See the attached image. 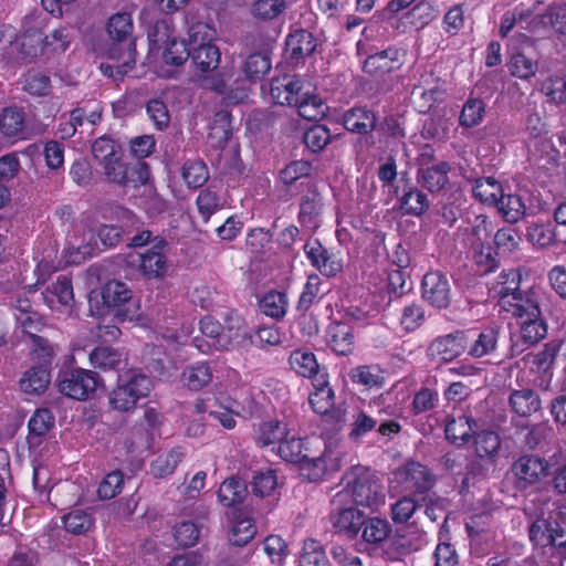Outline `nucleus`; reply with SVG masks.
<instances>
[{
	"label": "nucleus",
	"instance_id": "obj_2",
	"mask_svg": "<svg viewBox=\"0 0 566 566\" xmlns=\"http://www.w3.org/2000/svg\"><path fill=\"white\" fill-rule=\"evenodd\" d=\"M102 384L97 373L84 368L60 370L56 378L59 392L78 401L92 398Z\"/></svg>",
	"mask_w": 566,
	"mask_h": 566
},
{
	"label": "nucleus",
	"instance_id": "obj_45",
	"mask_svg": "<svg viewBox=\"0 0 566 566\" xmlns=\"http://www.w3.org/2000/svg\"><path fill=\"white\" fill-rule=\"evenodd\" d=\"M495 207L509 222H516L525 214V203L520 195L502 193Z\"/></svg>",
	"mask_w": 566,
	"mask_h": 566
},
{
	"label": "nucleus",
	"instance_id": "obj_18",
	"mask_svg": "<svg viewBox=\"0 0 566 566\" xmlns=\"http://www.w3.org/2000/svg\"><path fill=\"white\" fill-rule=\"evenodd\" d=\"M364 514L358 509L349 506L337 509L329 515V521L337 532L355 537L364 524Z\"/></svg>",
	"mask_w": 566,
	"mask_h": 566
},
{
	"label": "nucleus",
	"instance_id": "obj_22",
	"mask_svg": "<svg viewBox=\"0 0 566 566\" xmlns=\"http://www.w3.org/2000/svg\"><path fill=\"white\" fill-rule=\"evenodd\" d=\"M500 327L496 325L484 327L476 337L468 343L467 352L473 358L492 355L497 349Z\"/></svg>",
	"mask_w": 566,
	"mask_h": 566
},
{
	"label": "nucleus",
	"instance_id": "obj_36",
	"mask_svg": "<svg viewBox=\"0 0 566 566\" xmlns=\"http://www.w3.org/2000/svg\"><path fill=\"white\" fill-rule=\"evenodd\" d=\"M118 379L123 385H125L128 392L133 395L136 402L139 399L147 397L153 388L150 377L137 370H129L119 375Z\"/></svg>",
	"mask_w": 566,
	"mask_h": 566
},
{
	"label": "nucleus",
	"instance_id": "obj_51",
	"mask_svg": "<svg viewBox=\"0 0 566 566\" xmlns=\"http://www.w3.org/2000/svg\"><path fill=\"white\" fill-rule=\"evenodd\" d=\"M300 566H331L323 546L315 539H306L300 556Z\"/></svg>",
	"mask_w": 566,
	"mask_h": 566
},
{
	"label": "nucleus",
	"instance_id": "obj_28",
	"mask_svg": "<svg viewBox=\"0 0 566 566\" xmlns=\"http://www.w3.org/2000/svg\"><path fill=\"white\" fill-rule=\"evenodd\" d=\"M512 410L521 417H530L541 409L542 401L536 391L530 388L514 390L510 396Z\"/></svg>",
	"mask_w": 566,
	"mask_h": 566
},
{
	"label": "nucleus",
	"instance_id": "obj_33",
	"mask_svg": "<svg viewBox=\"0 0 566 566\" xmlns=\"http://www.w3.org/2000/svg\"><path fill=\"white\" fill-rule=\"evenodd\" d=\"M474 452L479 458L493 459L501 447V439L497 432L489 429H475L473 433Z\"/></svg>",
	"mask_w": 566,
	"mask_h": 566
},
{
	"label": "nucleus",
	"instance_id": "obj_7",
	"mask_svg": "<svg viewBox=\"0 0 566 566\" xmlns=\"http://www.w3.org/2000/svg\"><path fill=\"white\" fill-rule=\"evenodd\" d=\"M468 343L469 335L463 331L439 336L430 343L428 357L440 363L452 361L465 352Z\"/></svg>",
	"mask_w": 566,
	"mask_h": 566
},
{
	"label": "nucleus",
	"instance_id": "obj_10",
	"mask_svg": "<svg viewBox=\"0 0 566 566\" xmlns=\"http://www.w3.org/2000/svg\"><path fill=\"white\" fill-rule=\"evenodd\" d=\"M168 243L166 240L155 237L150 249L139 256V270L148 279H161L168 270L167 258L164 250Z\"/></svg>",
	"mask_w": 566,
	"mask_h": 566
},
{
	"label": "nucleus",
	"instance_id": "obj_55",
	"mask_svg": "<svg viewBox=\"0 0 566 566\" xmlns=\"http://www.w3.org/2000/svg\"><path fill=\"white\" fill-rule=\"evenodd\" d=\"M321 285L322 280L317 274L308 275L297 302L296 308L298 312H307L311 306L319 300L322 295Z\"/></svg>",
	"mask_w": 566,
	"mask_h": 566
},
{
	"label": "nucleus",
	"instance_id": "obj_13",
	"mask_svg": "<svg viewBox=\"0 0 566 566\" xmlns=\"http://www.w3.org/2000/svg\"><path fill=\"white\" fill-rule=\"evenodd\" d=\"M304 83L297 75L285 74L272 80L270 95L273 102L281 106H294L303 93Z\"/></svg>",
	"mask_w": 566,
	"mask_h": 566
},
{
	"label": "nucleus",
	"instance_id": "obj_57",
	"mask_svg": "<svg viewBox=\"0 0 566 566\" xmlns=\"http://www.w3.org/2000/svg\"><path fill=\"white\" fill-rule=\"evenodd\" d=\"M64 527L73 534H83L93 525L92 515L83 510L76 509L63 517Z\"/></svg>",
	"mask_w": 566,
	"mask_h": 566
},
{
	"label": "nucleus",
	"instance_id": "obj_56",
	"mask_svg": "<svg viewBox=\"0 0 566 566\" xmlns=\"http://www.w3.org/2000/svg\"><path fill=\"white\" fill-rule=\"evenodd\" d=\"M286 295L282 292L271 291L260 302V308L266 316L281 318L286 313Z\"/></svg>",
	"mask_w": 566,
	"mask_h": 566
},
{
	"label": "nucleus",
	"instance_id": "obj_48",
	"mask_svg": "<svg viewBox=\"0 0 566 566\" xmlns=\"http://www.w3.org/2000/svg\"><path fill=\"white\" fill-rule=\"evenodd\" d=\"M521 338L528 345H535L547 335V324L542 317H532L531 319H521Z\"/></svg>",
	"mask_w": 566,
	"mask_h": 566
},
{
	"label": "nucleus",
	"instance_id": "obj_16",
	"mask_svg": "<svg viewBox=\"0 0 566 566\" xmlns=\"http://www.w3.org/2000/svg\"><path fill=\"white\" fill-rule=\"evenodd\" d=\"M135 55L136 49L133 48V43H129L127 50L123 52L117 51L116 46H112L109 49V59L114 60L116 64L102 63L99 69L104 75L115 81H120L135 65Z\"/></svg>",
	"mask_w": 566,
	"mask_h": 566
},
{
	"label": "nucleus",
	"instance_id": "obj_54",
	"mask_svg": "<svg viewBox=\"0 0 566 566\" xmlns=\"http://www.w3.org/2000/svg\"><path fill=\"white\" fill-rule=\"evenodd\" d=\"M485 104L480 98H469L461 111L459 123L463 127L478 126L484 118Z\"/></svg>",
	"mask_w": 566,
	"mask_h": 566
},
{
	"label": "nucleus",
	"instance_id": "obj_12",
	"mask_svg": "<svg viewBox=\"0 0 566 566\" xmlns=\"http://www.w3.org/2000/svg\"><path fill=\"white\" fill-rule=\"evenodd\" d=\"M501 307L520 321L538 317L542 313L539 295L534 290L515 292L507 301H502Z\"/></svg>",
	"mask_w": 566,
	"mask_h": 566
},
{
	"label": "nucleus",
	"instance_id": "obj_38",
	"mask_svg": "<svg viewBox=\"0 0 566 566\" xmlns=\"http://www.w3.org/2000/svg\"><path fill=\"white\" fill-rule=\"evenodd\" d=\"M361 538L374 545H379L387 539L391 533V526L388 521L380 517H364V524L361 525Z\"/></svg>",
	"mask_w": 566,
	"mask_h": 566
},
{
	"label": "nucleus",
	"instance_id": "obj_23",
	"mask_svg": "<svg viewBox=\"0 0 566 566\" xmlns=\"http://www.w3.org/2000/svg\"><path fill=\"white\" fill-rule=\"evenodd\" d=\"M316 39L306 30H296L291 33L285 42L286 53L294 63L311 55L316 49Z\"/></svg>",
	"mask_w": 566,
	"mask_h": 566
},
{
	"label": "nucleus",
	"instance_id": "obj_50",
	"mask_svg": "<svg viewBox=\"0 0 566 566\" xmlns=\"http://www.w3.org/2000/svg\"><path fill=\"white\" fill-rule=\"evenodd\" d=\"M22 88L34 96H46L51 91L50 76L41 71L30 70L23 76Z\"/></svg>",
	"mask_w": 566,
	"mask_h": 566
},
{
	"label": "nucleus",
	"instance_id": "obj_6",
	"mask_svg": "<svg viewBox=\"0 0 566 566\" xmlns=\"http://www.w3.org/2000/svg\"><path fill=\"white\" fill-rule=\"evenodd\" d=\"M511 472L515 486L523 490L545 479L549 474V464L537 455H522L513 462Z\"/></svg>",
	"mask_w": 566,
	"mask_h": 566
},
{
	"label": "nucleus",
	"instance_id": "obj_47",
	"mask_svg": "<svg viewBox=\"0 0 566 566\" xmlns=\"http://www.w3.org/2000/svg\"><path fill=\"white\" fill-rule=\"evenodd\" d=\"M232 133L231 116L228 112H218L210 124L209 138L214 145L222 147L230 139Z\"/></svg>",
	"mask_w": 566,
	"mask_h": 566
},
{
	"label": "nucleus",
	"instance_id": "obj_46",
	"mask_svg": "<svg viewBox=\"0 0 566 566\" xmlns=\"http://www.w3.org/2000/svg\"><path fill=\"white\" fill-rule=\"evenodd\" d=\"M291 367L303 377H317L318 364L313 353L306 350H294L290 356Z\"/></svg>",
	"mask_w": 566,
	"mask_h": 566
},
{
	"label": "nucleus",
	"instance_id": "obj_21",
	"mask_svg": "<svg viewBox=\"0 0 566 566\" xmlns=\"http://www.w3.org/2000/svg\"><path fill=\"white\" fill-rule=\"evenodd\" d=\"M24 128V114L17 106H10L0 113V142L12 143L21 138Z\"/></svg>",
	"mask_w": 566,
	"mask_h": 566
},
{
	"label": "nucleus",
	"instance_id": "obj_39",
	"mask_svg": "<svg viewBox=\"0 0 566 566\" xmlns=\"http://www.w3.org/2000/svg\"><path fill=\"white\" fill-rule=\"evenodd\" d=\"M271 70L269 54L255 52L248 55L241 63V71L249 81L261 80Z\"/></svg>",
	"mask_w": 566,
	"mask_h": 566
},
{
	"label": "nucleus",
	"instance_id": "obj_1",
	"mask_svg": "<svg viewBox=\"0 0 566 566\" xmlns=\"http://www.w3.org/2000/svg\"><path fill=\"white\" fill-rule=\"evenodd\" d=\"M346 494L354 504L377 510L385 504V492L380 476L366 468H355L347 475Z\"/></svg>",
	"mask_w": 566,
	"mask_h": 566
},
{
	"label": "nucleus",
	"instance_id": "obj_24",
	"mask_svg": "<svg viewBox=\"0 0 566 566\" xmlns=\"http://www.w3.org/2000/svg\"><path fill=\"white\" fill-rule=\"evenodd\" d=\"M478 429L476 420L468 415H459L449 419L446 426V437L454 444L467 443Z\"/></svg>",
	"mask_w": 566,
	"mask_h": 566
},
{
	"label": "nucleus",
	"instance_id": "obj_5",
	"mask_svg": "<svg viewBox=\"0 0 566 566\" xmlns=\"http://www.w3.org/2000/svg\"><path fill=\"white\" fill-rule=\"evenodd\" d=\"M392 479L405 492L418 495L429 492L436 483L431 471L416 461H409L397 468L392 472Z\"/></svg>",
	"mask_w": 566,
	"mask_h": 566
},
{
	"label": "nucleus",
	"instance_id": "obj_58",
	"mask_svg": "<svg viewBox=\"0 0 566 566\" xmlns=\"http://www.w3.org/2000/svg\"><path fill=\"white\" fill-rule=\"evenodd\" d=\"M331 140L329 129L324 125H313L303 136V142L313 153L323 150Z\"/></svg>",
	"mask_w": 566,
	"mask_h": 566
},
{
	"label": "nucleus",
	"instance_id": "obj_11",
	"mask_svg": "<svg viewBox=\"0 0 566 566\" xmlns=\"http://www.w3.org/2000/svg\"><path fill=\"white\" fill-rule=\"evenodd\" d=\"M422 297L432 306L446 308L451 303V289L446 275L436 271L427 273L421 284Z\"/></svg>",
	"mask_w": 566,
	"mask_h": 566
},
{
	"label": "nucleus",
	"instance_id": "obj_17",
	"mask_svg": "<svg viewBox=\"0 0 566 566\" xmlns=\"http://www.w3.org/2000/svg\"><path fill=\"white\" fill-rule=\"evenodd\" d=\"M133 29L132 15L127 12H119L109 18L107 32L109 36L117 42L113 45L117 48V51L123 52L127 50L129 43H133V48L135 49Z\"/></svg>",
	"mask_w": 566,
	"mask_h": 566
},
{
	"label": "nucleus",
	"instance_id": "obj_20",
	"mask_svg": "<svg viewBox=\"0 0 566 566\" xmlns=\"http://www.w3.org/2000/svg\"><path fill=\"white\" fill-rule=\"evenodd\" d=\"M200 331L203 336L210 339L209 342H203L198 338L193 339L196 347L201 353H209L212 348L219 350L228 347V340L226 339L222 325L211 316H206L200 321Z\"/></svg>",
	"mask_w": 566,
	"mask_h": 566
},
{
	"label": "nucleus",
	"instance_id": "obj_49",
	"mask_svg": "<svg viewBox=\"0 0 566 566\" xmlns=\"http://www.w3.org/2000/svg\"><path fill=\"white\" fill-rule=\"evenodd\" d=\"M92 154L101 165L122 156L120 145L109 136H101L92 145Z\"/></svg>",
	"mask_w": 566,
	"mask_h": 566
},
{
	"label": "nucleus",
	"instance_id": "obj_43",
	"mask_svg": "<svg viewBox=\"0 0 566 566\" xmlns=\"http://www.w3.org/2000/svg\"><path fill=\"white\" fill-rule=\"evenodd\" d=\"M472 192L481 202L495 206L503 193V189L495 178L486 177L475 180Z\"/></svg>",
	"mask_w": 566,
	"mask_h": 566
},
{
	"label": "nucleus",
	"instance_id": "obj_41",
	"mask_svg": "<svg viewBox=\"0 0 566 566\" xmlns=\"http://www.w3.org/2000/svg\"><path fill=\"white\" fill-rule=\"evenodd\" d=\"M101 296L107 307L120 308L130 301L132 291L123 282L109 281L102 287Z\"/></svg>",
	"mask_w": 566,
	"mask_h": 566
},
{
	"label": "nucleus",
	"instance_id": "obj_61",
	"mask_svg": "<svg viewBox=\"0 0 566 566\" xmlns=\"http://www.w3.org/2000/svg\"><path fill=\"white\" fill-rule=\"evenodd\" d=\"M388 292L400 297L412 290L409 274L401 269H391L388 272Z\"/></svg>",
	"mask_w": 566,
	"mask_h": 566
},
{
	"label": "nucleus",
	"instance_id": "obj_19",
	"mask_svg": "<svg viewBox=\"0 0 566 566\" xmlns=\"http://www.w3.org/2000/svg\"><path fill=\"white\" fill-rule=\"evenodd\" d=\"M399 65V50L388 48L369 55L364 62V71L371 76L380 77L395 71Z\"/></svg>",
	"mask_w": 566,
	"mask_h": 566
},
{
	"label": "nucleus",
	"instance_id": "obj_15",
	"mask_svg": "<svg viewBox=\"0 0 566 566\" xmlns=\"http://www.w3.org/2000/svg\"><path fill=\"white\" fill-rule=\"evenodd\" d=\"M51 382L50 368L45 364L31 366L23 371L19 379V388L22 392L40 396L48 389Z\"/></svg>",
	"mask_w": 566,
	"mask_h": 566
},
{
	"label": "nucleus",
	"instance_id": "obj_35",
	"mask_svg": "<svg viewBox=\"0 0 566 566\" xmlns=\"http://www.w3.org/2000/svg\"><path fill=\"white\" fill-rule=\"evenodd\" d=\"M212 380V369L206 364H196L187 367L181 374L182 384L190 390L198 391Z\"/></svg>",
	"mask_w": 566,
	"mask_h": 566
},
{
	"label": "nucleus",
	"instance_id": "obj_9",
	"mask_svg": "<svg viewBox=\"0 0 566 566\" xmlns=\"http://www.w3.org/2000/svg\"><path fill=\"white\" fill-rule=\"evenodd\" d=\"M511 12L515 15L516 22L531 32L548 25L555 27L559 23V18L566 17V8L562 6L548 7L544 13H534L533 10L524 8H515Z\"/></svg>",
	"mask_w": 566,
	"mask_h": 566
},
{
	"label": "nucleus",
	"instance_id": "obj_42",
	"mask_svg": "<svg viewBox=\"0 0 566 566\" xmlns=\"http://www.w3.org/2000/svg\"><path fill=\"white\" fill-rule=\"evenodd\" d=\"M186 452L181 447H175L166 454L159 455L151 463V473L155 478H165L176 470L177 465L185 458Z\"/></svg>",
	"mask_w": 566,
	"mask_h": 566
},
{
	"label": "nucleus",
	"instance_id": "obj_60",
	"mask_svg": "<svg viewBox=\"0 0 566 566\" xmlns=\"http://www.w3.org/2000/svg\"><path fill=\"white\" fill-rule=\"evenodd\" d=\"M419 503L410 495H405L391 504V520L396 524L408 522L415 514Z\"/></svg>",
	"mask_w": 566,
	"mask_h": 566
},
{
	"label": "nucleus",
	"instance_id": "obj_8",
	"mask_svg": "<svg viewBox=\"0 0 566 566\" xmlns=\"http://www.w3.org/2000/svg\"><path fill=\"white\" fill-rule=\"evenodd\" d=\"M304 252L312 266L326 277H334L343 270V261L318 240L306 242Z\"/></svg>",
	"mask_w": 566,
	"mask_h": 566
},
{
	"label": "nucleus",
	"instance_id": "obj_52",
	"mask_svg": "<svg viewBox=\"0 0 566 566\" xmlns=\"http://www.w3.org/2000/svg\"><path fill=\"white\" fill-rule=\"evenodd\" d=\"M287 436L286 424L279 420L265 421L260 426L258 443L262 447L279 443Z\"/></svg>",
	"mask_w": 566,
	"mask_h": 566
},
{
	"label": "nucleus",
	"instance_id": "obj_53",
	"mask_svg": "<svg viewBox=\"0 0 566 566\" xmlns=\"http://www.w3.org/2000/svg\"><path fill=\"white\" fill-rule=\"evenodd\" d=\"M429 206L427 195L418 188L410 187L409 190L402 195L401 208L408 214L421 216L428 210Z\"/></svg>",
	"mask_w": 566,
	"mask_h": 566
},
{
	"label": "nucleus",
	"instance_id": "obj_4",
	"mask_svg": "<svg viewBox=\"0 0 566 566\" xmlns=\"http://www.w3.org/2000/svg\"><path fill=\"white\" fill-rule=\"evenodd\" d=\"M213 30L199 22L190 27L188 35L191 42V60L202 72L217 69L220 63V51L211 43Z\"/></svg>",
	"mask_w": 566,
	"mask_h": 566
},
{
	"label": "nucleus",
	"instance_id": "obj_3",
	"mask_svg": "<svg viewBox=\"0 0 566 566\" xmlns=\"http://www.w3.org/2000/svg\"><path fill=\"white\" fill-rule=\"evenodd\" d=\"M308 442L295 437L284 439L279 444L280 457L292 463L301 464L303 470L308 471L311 480L321 479L327 470L326 459L319 453H313L305 447Z\"/></svg>",
	"mask_w": 566,
	"mask_h": 566
},
{
	"label": "nucleus",
	"instance_id": "obj_62",
	"mask_svg": "<svg viewBox=\"0 0 566 566\" xmlns=\"http://www.w3.org/2000/svg\"><path fill=\"white\" fill-rule=\"evenodd\" d=\"M124 485V474L115 470L103 479L99 483L97 494L102 500H111L122 492Z\"/></svg>",
	"mask_w": 566,
	"mask_h": 566
},
{
	"label": "nucleus",
	"instance_id": "obj_63",
	"mask_svg": "<svg viewBox=\"0 0 566 566\" xmlns=\"http://www.w3.org/2000/svg\"><path fill=\"white\" fill-rule=\"evenodd\" d=\"M256 528L250 518L238 521L231 530L229 542L233 546L247 545L255 535Z\"/></svg>",
	"mask_w": 566,
	"mask_h": 566
},
{
	"label": "nucleus",
	"instance_id": "obj_31",
	"mask_svg": "<svg viewBox=\"0 0 566 566\" xmlns=\"http://www.w3.org/2000/svg\"><path fill=\"white\" fill-rule=\"evenodd\" d=\"M315 381L313 382L315 391L310 395L308 401L316 413L327 416L334 407V391L324 376H319Z\"/></svg>",
	"mask_w": 566,
	"mask_h": 566
},
{
	"label": "nucleus",
	"instance_id": "obj_59",
	"mask_svg": "<svg viewBox=\"0 0 566 566\" xmlns=\"http://www.w3.org/2000/svg\"><path fill=\"white\" fill-rule=\"evenodd\" d=\"M192 49L190 40L185 41L172 40L164 52V60L167 64L181 65L188 57H191Z\"/></svg>",
	"mask_w": 566,
	"mask_h": 566
},
{
	"label": "nucleus",
	"instance_id": "obj_40",
	"mask_svg": "<svg viewBox=\"0 0 566 566\" xmlns=\"http://www.w3.org/2000/svg\"><path fill=\"white\" fill-rule=\"evenodd\" d=\"M181 177L189 188L197 189L209 179L208 167L202 159H188L182 165Z\"/></svg>",
	"mask_w": 566,
	"mask_h": 566
},
{
	"label": "nucleus",
	"instance_id": "obj_25",
	"mask_svg": "<svg viewBox=\"0 0 566 566\" xmlns=\"http://www.w3.org/2000/svg\"><path fill=\"white\" fill-rule=\"evenodd\" d=\"M450 170L451 166L449 163L440 161L432 166L420 168L418 180L430 192H439L448 185V174Z\"/></svg>",
	"mask_w": 566,
	"mask_h": 566
},
{
	"label": "nucleus",
	"instance_id": "obj_32",
	"mask_svg": "<svg viewBox=\"0 0 566 566\" xmlns=\"http://www.w3.org/2000/svg\"><path fill=\"white\" fill-rule=\"evenodd\" d=\"M521 274L515 269L504 270L497 276L496 282L492 285L491 292L494 297L499 298V304L502 301H507L515 292L520 291Z\"/></svg>",
	"mask_w": 566,
	"mask_h": 566
},
{
	"label": "nucleus",
	"instance_id": "obj_64",
	"mask_svg": "<svg viewBox=\"0 0 566 566\" xmlns=\"http://www.w3.org/2000/svg\"><path fill=\"white\" fill-rule=\"evenodd\" d=\"M551 517V533L554 536L552 546L558 547L566 553V507L554 512Z\"/></svg>",
	"mask_w": 566,
	"mask_h": 566
},
{
	"label": "nucleus",
	"instance_id": "obj_34",
	"mask_svg": "<svg viewBox=\"0 0 566 566\" xmlns=\"http://www.w3.org/2000/svg\"><path fill=\"white\" fill-rule=\"evenodd\" d=\"M381 410H377V415L364 410L356 411L352 417L350 431L348 438L352 441H359L364 436L374 430L380 422Z\"/></svg>",
	"mask_w": 566,
	"mask_h": 566
},
{
	"label": "nucleus",
	"instance_id": "obj_14",
	"mask_svg": "<svg viewBox=\"0 0 566 566\" xmlns=\"http://www.w3.org/2000/svg\"><path fill=\"white\" fill-rule=\"evenodd\" d=\"M328 346L338 355H349L354 350V328L348 319L334 321L326 329Z\"/></svg>",
	"mask_w": 566,
	"mask_h": 566
},
{
	"label": "nucleus",
	"instance_id": "obj_37",
	"mask_svg": "<svg viewBox=\"0 0 566 566\" xmlns=\"http://www.w3.org/2000/svg\"><path fill=\"white\" fill-rule=\"evenodd\" d=\"M118 379L123 385H125L128 392L133 395L136 402L139 399L147 397L153 388L150 377L137 370H129L119 375Z\"/></svg>",
	"mask_w": 566,
	"mask_h": 566
},
{
	"label": "nucleus",
	"instance_id": "obj_30",
	"mask_svg": "<svg viewBox=\"0 0 566 566\" xmlns=\"http://www.w3.org/2000/svg\"><path fill=\"white\" fill-rule=\"evenodd\" d=\"M126 358L123 352L111 346L95 347L90 354V363L102 370H117Z\"/></svg>",
	"mask_w": 566,
	"mask_h": 566
},
{
	"label": "nucleus",
	"instance_id": "obj_29",
	"mask_svg": "<svg viewBox=\"0 0 566 566\" xmlns=\"http://www.w3.org/2000/svg\"><path fill=\"white\" fill-rule=\"evenodd\" d=\"M343 124L349 132L367 134L375 128L376 116L366 107H353L344 114Z\"/></svg>",
	"mask_w": 566,
	"mask_h": 566
},
{
	"label": "nucleus",
	"instance_id": "obj_26",
	"mask_svg": "<svg viewBox=\"0 0 566 566\" xmlns=\"http://www.w3.org/2000/svg\"><path fill=\"white\" fill-rule=\"evenodd\" d=\"M493 231L492 222L484 214H478L469 227L464 229V242L471 248H484L490 243Z\"/></svg>",
	"mask_w": 566,
	"mask_h": 566
},
{
	"label": "nucleus",
	"instance_id": "obj_27",
	"mask_svg": "<svg viewBox=\"0 0 566 566\" xmlns=\"http://www.w3.org/2000/svg\"><path fill=\"white\" fill-rule=\"evenodd\" d=\"M218 501L226 507L241 504L248 495L247 482L238 476L224 480L218 490Z\"/></svg>",
	"mask_w": 566,
	"mask_h": 566
},
{
	"label": "nucleus",
	"instance_id": "obj_44",
	"mask_svg": "<svg viewBox=\"0 0 566 566\" xmlns=\"http://www.w3.org/2000/svg\"><path fill=\"white\" fill-rule=\"evenodd\" d=\"M293 107H296L298 115L307 120H317L326 112V107L318 96L304 91Z\"/></svg>",
	"mask_w": 566,
	"mask_h": 566
}]
</instances>
